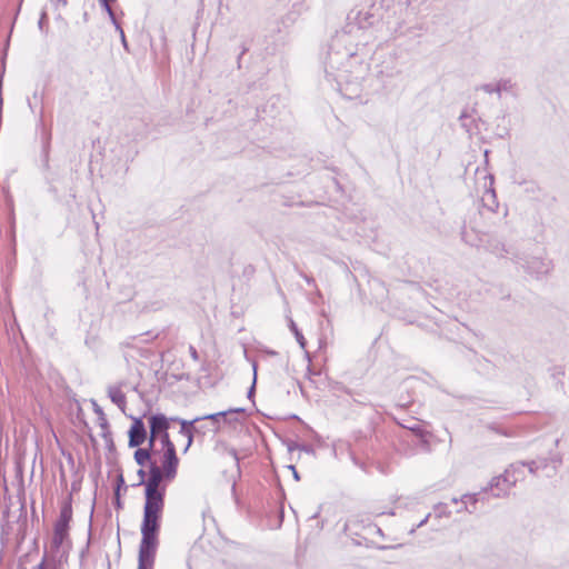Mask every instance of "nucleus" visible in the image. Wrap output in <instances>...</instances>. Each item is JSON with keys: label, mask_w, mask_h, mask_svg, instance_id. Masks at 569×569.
<instances>
[{"label": "nucleus", "mask_w": 569, "mask_h": 569, "mask_svg": "<svg viewBox=\"0 0 569 569\" xmlns=\"http://www.w3.org/2000/svg\"><path fill=\"white\" fill-rule=\"evenodd\" d=\"M380 22L379 8L375 4L356 7L347 16L345 27L330 39L320 61L326 81L347 99L360 97L362 82L369 72L368 60L373 40H388L412 34L405 19H389Z\"/></svg>", "instance_id": "obj_1"}, {"label": "nucleus", "mask_w": 569, "mask_h": 569, "mask_svg": "<svg viewBox=\"0 0 569 569\" xmlns=\"http://www.w3.org/2000/svg\"><path fill=\"white\" fill-rule=\"evenodd\" d=\"M166 489L144 488L143 519L138 562L153 565L158 547L160 520L164 507Z\"/></svg>", "instance_id": "obj_2"}, {"label": "nucleus", "mask_w": 569, "mask_h": 569, "mask_svg": "<svg viewBox=\"0 0 569 569\" xmlns=\"http://www.w3.org/2000/svg\"><path fill=\"white\" fill-rule=\"evenodd\" d=\"M549 462L552 463V472H547V477H551L556 473L558 467L561 465V458L555 456L552 458H538L536 460H531L528 462L517 461L511 463L502 475L497 476L495 483H499V481H503V488L498 492H495V498L505 497L509 493L511 487H513L518 481L523 480L526 476V469L529 473L537 476L539 470H545L549 468Z\"/></svg>", "instance_id": "obj_3"}, {"label": "nucleus", "mask_w": 569, "mask_h": 569, "mask_svg": "<svg viewBox=\"0 0 569 569\" xmlns=\"http://www.w3.org/2000/svg\"><path fill=\"white\" fill-rule=\"evenodd\" d=\"M461 239L463 242L471 247H482L488 252L498 258L510 257L512 260L516 257L511 246L506 244L501 239L489 234V231L478 227L468 228L463 224L461 228Z\"/></svg>", "instance_id": "obj_4"}, {"label": "nucleus", "mask_w": 569, "mask_h": 569, "mask_svg": "<svg viewBox=\"0 0 569 569\" xmlns=\"http://www.w3.org/2000/svg\"><path fill=\"white\" fill-rule=\"evenodd\" d=\"M402 72V66L396 51L376 53L375 77L387 89L391 81Z\"/></svg>", "instance_id": "obj_5"}, {"label": "nucleus", "mask_w": 569, "mask_h": 569, "mask_svg": "<svg viewBox=\"0 0 569 569\" xmlns=\"http://www.w3.org/2000/svg\"><path fill=\"white\" fill-rule=\"evenodd\" d=\"M482 180V207L479 210V214L482 217H486L487 214H496L498 216V220L501 221L507 216V209H505L502 213H499V202L493 188V176L483 171Z\"/></svg>", "instance_id": "obj_6"}, {"label": "nucleus", "mask_w": 569, "mask_h": 569, "mask_svg": "<svg viewBox=\"0 0 569 569\" xmlns=\"http://www.w3.org/2000/svg\"><path fill=\"white\" fill-rule=\"evenodd\" d=\"M72 519L71 503H64L60 510L58 520L54 523L52 547L59 549L68 536L69 523Z\"/></svg>", "instance_id": "obj_7"}, {"label": "nucleus", "mask_w": 569, "mask_h": 569, "mask_svg": "<svg viewBox=\"0 0 569 569\" xmlns=\"http://www.w3.org/2000/svg\"><path fill=\"white\" fill-rule=\"evenodd\" d=\"M513 260L520 264L528 273L536 277L548 273L551 266L550 260L542 257H531L525 259L516 254Z\"/></svg>", "instance_id": "obj_8"}, {"label": "nucleus", "mask_w": 569, "mask_h": 569, "mask_svg": "<svg viewBox=\"0 0 569 569\" xmlns=\"http://www.w3.org/2000/svg\"><path fill=\"white\" fill-rule=\"evenodd\" d=\"M169 419L163 413H154L149 418V427H150V438L149 445L150 448H153L154 441L158 436L163 435L169 430L170 423Z\"/></svg>", "instance_id": "obj_9"}, {"label": "nucleus", "mask_w": 569, "mask_h": 569, "mask_svg": "<svg viewBox=\"0 0 569 569\" xmlns=\"http://www.w3.org/2000/svg\"><path fill=\"white\" fill-rule=\"evenodd\" d=\"M129 447L137 448L141 446L147 438L146 426L141 418H134L133 422L129 429Z\"/></svg>", "instance_id": "obj_10"}, {"label": "nucleus", "mask_w": 569, "mask_h": 569, "mask_svg": "<svg viewBox=\"0 0 569 569\" xmlns=\"http://www.w3.org/2000/svg\"><path fill=\"white\" fill-rule=\"evenodd\" d=\"M179 459L176 450L168 449L163 452L161 469L164 471L166 480H172L177 475Z\"/></svg>", "instance_id": "obj_11"}, {"label": "nucleus", "mask_w": 569, "mask_h": 569, "mask_svg": "<svg viewBox=\"0 0 569 569\" xmlns=\"http://www.w3.org/2000/svg\"><path fill=\"white\" fill-rule=\"evenodd\" d=\"M166 479L164 471L156 463L150 462L148 479L144 482V488L166 489L164 485H161L162 480Z\"/></svg>", "instance_id": "obj_12"}, {"label": "nucleus", "mask_w": 569, "mask_h": 569, "mask_svg": "<svg viewBox=\"0 0 569 569\" xmlns=\"http://www.w3.org/2000/svg\"><path fill=\"white\" fill-rule=\"evenodd\" d=\"M170 420L178 421L180 423V426H181L180 433L182 436L187 437V439H188L187 446L184 448V452L188 451V449L190 448V446L192 445V441H193V431L197 430V427H194V423L199 422L200 418H194L193 420L171 418Z\"/></svg>", "instance_id": "obj_13"}, {"label": "nucleus", "mask_w": 569, "mask_h": 569, "mask_svg": "<svg viewBox=\"0 0 569 569\" xmlns=\"http://www.w3.org/2000/svg\"><path fill=\"white\" fill-rule=\"evenodd\" d=\"M122 383L108 387V397L123 412L127 406L126 395L121 390Z\"/></svg>", "instance_id": "obj_14"}, {"label": "nucleus", "mask_w": 569, "mask_h": 569, "mask_svg": "<svg viewBox=\"0 0 569 569\" xmlns=\"http://www.w3.org/2000/svg\"><path fill=\"white\" fill-rule=\"evenodd\" d=\"M93 412L97 415L98 425L101 428V437H103L106 440L111 441V432L109 430V422L107 420V417L102 410V408L97 403L96 400H91Z\"/></svg>", "instance_id": "obj_15"}, {"label": "nucleus", "mask_w": 569, "mask_h": 569, "mask_svg": "<svg viewBox=\"0 0 569 569\" xmlns=\"http://www.w3.org/2000/svg\"><path fill=\"white\" fill-rule=\"evenodd\" d=\"M497 84H498V99H500L503 93L516 96L517 83L511 78H500L499 80H497Z\"/></svg>", "instance_id": "obj_16"}, {"label": "nucleus", "mask_w": 569, "mask_h": 569, "mask_svg": "<svg viewBox=\"0 0 569 569\" xmlns=\"http://www.w3.org/2000/svg\"><path fill=\"white\" fill-rule=\"evenodd\" d=\"M242 411V409H230V410H227V411H220V412H216V413H210V415H207V416H203V417H199L200 418V421L201 420H210L213 425V431H217L219 429V423L221 420H224L227 419V416L229 413H234V412H240Z\"/></svg>", "instance_id": "obj_17"}, {"label": "nucleus", "mask_w": 569, "mask_h": 569, "mask_svg": "<svg viewBox=\"0 0 569 569\" xmlns=\"http://www.w3.org/2000/svg\"><path fill=\"white\" fill-rule=\"evenodd\" d=\"M481 493L482 492H480V493H472V495L471 493L463 495L460 498V502L462 503V506H461L460 509H458V511L466 510L469 513H472L476 510V503L478 501V497Z\"/></svg>", "instance_id": "obj_18"}, {"label": "nucleus", "mask_w": 569, "mask_h": 569, "mask_svg": "<svg viewBox=\"0 0 569 569\" xmlns=\"http://www.w3.org/2000/svg\"><path fill=\"white\" fill-rule=\"evenodd\" d=\"M152 448H138L134 452L136 462L143 467L148 461H150Z\"/></svg>", "instance_id": "obj_19"}, {"label": "nucleus", "mask_w": 569, "mask_h": 569, "mask_svg": "<svg viewBox=\"0 0 569 569\" xmlns=\"http://www.w3.org/2000/svg\"><path fill=\"white\" fill-rule=\"evenodd\" d=\"M461 127L468 132L471 133L476 129L475 119L463 111L459 117Z\"/></svg>", "instance_id": "obj_20"}, {"label": "nucleus", "mask_w": 569, "mask_h": 569, "mask_svg": "<svg viewBox=\"0 0 569 569\" xmlns=\"http://www.w3.org/2000/svg\"><path fill=\"white\" fill-rule=\"evenodd\" d=\"M289 327H290V330L292 331V333L295 335L297 342L300 345L301 348H305L306 339H305L303 335L300 332V330L298 329V327L293 320H290Z\"/></svg>", "instance_id": "obj_21"}, {"label": "nucleus", "mask_w": 569, "mask_h": 569, "mask_svg": "<svg viewBox=\"0 0 569 569\" xmlns=\"http://www.w3.org/2000/svg\"><path fill=\"white\" fill-rule=\"evenodd\" d=\"M476 90H481L488 94H497L498 96V84H497V81L496 82H490V83H483V84H480L478 87H476Z\"/></svg>", "instance_id": "obj_22"}, {"label": "nucleus", "mask_w": 569, "mask_h": 569, "mask_svg": "<svg viewBox=\"0 0 569 569\" xmlns=\"http://www.w3.org/2000/svg\"><path fill=\"white\" fill-rule=\"evenodd\" d=\"M158 438L160 439V442H161L164 451L168 449L176 450V447H174L173 442L171 441L168 431H166L163 435L158 436Z\"/></svg>", "instance_id": "obj_23"}, {"label": "nucleus", "mask_w": 569, "mask_h": 569, "mask_svg": "<svg viewBox=\"0 0 569 569\" xmlns=\"http://www.w3.org/2000/svg\"><path fill=\"white\" fill-rule=\"evenodd\" d=\"M497 477H493L491 481L489 482V486L483 489V495L488 492V490L491 492L492 497H495V492H498L500 489L503 488V481H499V483H495V480Z\"/></svg>", "instance_id": "obj_24"}, {"label": "nucleus", "mask_w": 569, "mask_h": 569, "mask_svg": "<svg viewBox=\"0 0 569 569\" xmlns=\"http://www.w3.org/2000/svg\"><path fill=\"white\" fill-rule=\"evenodd\" d=\"M102 8H103V10L107 12V14H108V17H109V19H110L111 23L114 26V29H116L117 31H121V28H122V27H121V26H120V23L118 22V20H117V18H116V14H114V12H113V10H112V8H111V4H109V6H107V7H102Z\"/></svg>", "instance_id": "obj_25"}, {"label": "nucleus", "mask_w": 569, "mask_h": 569, "mask_svg": "<svg viewBox=\"0 0 569 569\" xmlns=\"http://www.w3.org/2000/svg\"><path fill=\"white\" fill-rule=\"evenodd\" d=\"M102 8H103V10L107 12V14H108V17H109V19H110L111 23L114 26V29H116L117 31H121V28H122V27H121V26H120V23L118 22V20H117V18H116V14H114V12H113V10H112V8H111V4H109V6H107V7H102Z\"/></svg>", "instance_id": "obj_26"}, {"label": "nucleus", "mask_w": 569, "mask_h": 569, "mask_svg": "<svg viewBox=\"0 0 569 569\" xmlns=\"http://www.w3.org/2000/svg\"><path fill=\"white\" fill-rule=\"evenodd\" d=\"M102 8H103V10L107 12V14H108V17H109V19H110L111 23L114 26V29H116L117 31H121V28H122V27H121V26H120V23L118 22V20H117V18H116V14H114V12H113V10H112V8H111V4H109V6H107V7H102Z\"/></svg>", "instance_id": "obj_27"}, {"label": "nucleus", "mask_w": 569, "mask_h": 569, "mask_svg": "<svg viewBox=\"0 0 569 569\" xmlns=\"http://www.w3.org/2000/svg\"><path fill=\"white\" fill-rule=\"evenodd\" d=\"M224 452L234 461L238 472H240L239 457L234 448L226 447Z\"/></svg>", "instance_id": "obj_28"}, {"label": "nucleus", "mask_w": 569, "mask_h": 569, "mask_svg": "<svg viewBox=\"0 0 569 569\" xmlns=\"http://www.w3.org/2000/svg\"><path fill=\"white\" fill-rule=\"evenodd\" d=\"M128 162H129V159L127 158L126 160H123L120 164H119V171L124 174L127 171H128Z\"/></svg>", "instance_id": "obj_29"}, {"label": "nucleus", "mask_w": 569, "mask_h": 569, "mask_svg": "<svg viewBox=\"0 0 569 569\" xmlns=\"http://www.w3.org/2000/svg\"><path fill=\"white\" fill-rule=\"evenodd\" d=\"M253 371H254V376H253V382H252V386L250 387L249 391H248V397L250 398L253 392H254V386H256V379H257V371H256V366H253Z\"/></svg>", "instance_id": "obj_30"}, {"label": "nucleus", "mask_w": 569, "mask_h": 569, "mask_svg": "<svg viewBox=\"0 0 569 569\" xmlns=\"http://www.w3.org/2000/svg\"><path fill=\"white\" fill-rule=\"evenodd\" d=\"M138 476L140 478V481H139L138 486L144 485V482H146V479H144L146 478V472H144V470L143 469H139L138 470Z\"/></svg>", "instance_id": "obj_31"}, {"label": "nucleus", "mask_w": 569, "mask_h": 569, "mask_svg": "<svg viewBox=\"0 0 569 569\" xmlns=\"http://www.w3.org/2000/svg\"><path fill=\"white\" fill-rule=\"evenodd\" d=\"M6 56L3 57L2 59V62L0 63V78L1 80H3V76H4V72H6Z\"/></svg>", "instance_id": "obj_32"}, {"label": "nucleus", "mask_w": 569, "mask_h": 569, "mask_svg": "<svg viewBox=\"0 0 569 569\" xmlns=\"http://www.w3.org/2000/svg\"><path fill=\"white\" fill-rule=\"evenodd\" d=\"M118 32L120 34V39H121L122 46L127 49L128 48V43H127V40H126V34H124L123 29L121 28V31H118Z\"/></svg>", "instance_id": "obj_33"}, {"label": "nucleus", "mask_w": 569, "mask_h": 569, "mask_svg": "<svg viewBox=\"0 0 569 569\" xmlns=\"http://www.w3.org/2000/svg\"><path fill=\"white\" fill-rule=\"evenodd\" d=\"M101 7H107L114 3L117 0H98Z\"/></svg>", "instance_id": "obj_34"}, {"label": "nucleus", "mask_w": 569, "mask_h": 569, "mask_svg": "<svg viewBox=\"0 0 569 569\" xmlns=\"http://www.w3.org/2000/svg\"><path fill=\"white\" fill-rule=\"evenodd\" d=\"M153 565L138 562V569H152Z\"/></svg>", "instance_id": "obj_35"}, {"label": "nucleus", "mask_w": 569, "mask_h": 569, "mask_svg": "<svg viewBox=\"0 0 569 569\" xmlns=\"http://www.w3.org/2000/svg\"><path fill=\"white\" fill-rule=\"evenodd\" d=\"M190 355L194 360H198V352L194 347L190 346L189 348Z\"/></svg>", "instance_id": "obj_36"}, {"label": "nucleus", "mask_w": 569, "mask_h": 569, "mask_svg": "<svg viewBox=\"0 0 569 569\" xmlns=\"http://www.w3.org/2000/svg\"><path fill=\"white\" fill-rule=\"evenodd\" d=\"M46 18H47V16H46V13L43 12V13L41 14V18H40L39 22H38V26H39V28H40V29H42V26H43V22H44Z\"/></svg>", "instance_id": "obj_37"}, {"label": "nucleus", "mask_w": 569, "mask_h": 569, "mask_svg": "<svg viewBox=\"0 0 569 569\" xmlns=\"http://www.w3.org/2000/svg\"><path fill=\"white\" fill-rule=\"evenodd\" d=\"M430 515H427L418 525L417 527L420 528L422 526H425L429 519Z\"/></svg>", "instance_id": "obj_38"}, {"label": "nucleus", "mask_w": 569, "mask_h": 569, "mask_svg": "<svg viewBox=\"0 0 569 569\" xmlns=\"http://www.w3.org/2000/svg\"><path fill=\"white\" fill-rule=\"evenodd\" d=\"M289 468L293 471V477H295V479H296V480H299L300 478H299V475H298V472H297L296 468H295L293 466H290Z\"/></svg>", "instance_id": "obj_39"}, {"label": "nucleus", "mask_w": 569, "mask_h": 569, "mask_svg": "<svg viewBox=\"0 0 569 569\" xmlns=\"http://www.w3.org/2000/svg\"><path fill=\"white\" fill-rule=\"evenodd\" d=\"M123 483H124L123 477H122V475H120V476H119V478H118V488H119L121 485H123Z\"/></svg>", "instance_id": "obj_40"}, {"label": "nucleus", "mask_w": 569, "mask_h": 569, "mask_svg": "<svg viewBox=\"0 0 569 569\" xmlns=\"http://www.w3.org/2000/svg\"><path fill=\"white\" fill-rule=\"evenodd\" d=\"M58 3H61L63 7L67 6V0H57Z\"/></svg>", "instance_id": "obj_41"}, {"label": "nucleus", "mask_w": 569, "mask_h": 569, "mask_svg": "<svg viewBox=\"0 0 569 569\" xmlns=\"http://www.w3.org/2000/svg\"><path fill=\"white\" fill-rule=\"evenodd\" d=\"M306 280H307V282H308L309 284H311V283H313V282H315V281H313V279L308 278V277H306Z\"/></svg>", "instance_id": "obj_42"}, {"label": "nucleus", "mask_w": 569, "mask_h": 569, "mask_svg": "<svg viewBox=\"0 0 569 569\" xmlns=\"http://www.w3.org/2000/svg\"><path fill=\"white\" fill-rule=\"evenodd\" d=\"M451 501H452L453 503H458L460 500H459V499H457V498H452V499H451Z\"/></svg>", "instance_id": "obj_43"}, {"label": "nucleus", "mask_w": 569, "mask_h": 569, "mask_svg": "<svg viewBox=\"0 0 569 569\" xmlns=\"http://www.w3.org/2000/svg\"><path fill=\"white\" fill-rule=\"evenodd\" d=\"M270 355L277 356L278 353L276 351H271Z\"/></svg>", "instance_id": "obj_44"}, {"label": "nucleus", "mask_w": 569, "mask_h": 569, "mask_svg": "<svg viewBox=\"0 0 569 569\" xmlns=\"http://www.w3.org/2000/svg\"><path fill=\"white\" fill-rule=\"evenodd\" d=\"M236 490V483L232 485V491L234 492Z\"/></svg>", "instance_id": "obj_45"}, {"label": "nucleus", "mask_w": 569, "mask_h": 569, "mask_svg": "<svg viewBox=\"0 0 569 569\" xmlns=\"http://www.w3.org/2000/svg\"><path fill=\"white\" fill-rule=\"evenodd\" d=\"M117 506H120V499L117 498Z\"/></svg>", "instance_id": "obj_46"}]
</instances>
